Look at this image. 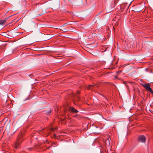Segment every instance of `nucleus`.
<instances>
[{"instance_id":"nucleus-3","label":"nucleus","mask_w":153,"mask_h":153,"mask_svg":"<svg viewBox=\"0 0 153 153\" xmlns=\"http://www.w3.org/2000/svg\"><path fill=\"white\" fill-rule=\"evenodd\" d=\"M99 86L97 84H93L90 85L87 88L88 89H91V90L96 89Z\"/></svg>"},{"instance_id":"nucleus-1","label":"nucleus","mask_w":153,"mask_h":153,"mask_svg":"<svg viewBox=\"0 0 153 153\" xmlns=\"http://www.w3.org/2000/svg\"><path fill=\"white\" fill-rule=\"evenodd\" d=\"M143 86L147 90L149 91L151 93H153V91L152 90L151 88L150 87V85L149 84L147 83L143 85Z\"/></svg>"},{"instance_id":"nucleus-7","label":"nucleus","mask_w":153,"mask_h":153,"mask_svg":"<svg viewBox=\"0 0 153 153\" xmlns=\"http://www.w3.org/2000/svg\"><path fill=\"white\" fill-rule=\"evenodd\" d=\"M69 111H71L72 112L77 113L78 112V111L76 109H75L73 107H71L69 108Z\"/></svg>"},{"instance_id":"nucleus-12","label":"nucleus","mask_w":153,"mask_h":153,"mask_svg":"<svg viewBox=\"0 0 153 153\" xmlns=\"http://www.w3.org/2000/svg\"><path fill=\"white\" fill-rule=\"evenodd\" d=\"M77 97L78 98V101H79V98L78 96Z\"/></svg>"},{"instance_id":"nucleus-11","label":"nucleus","mask_w":153,"mask_h":153,"mask_svg":"<svg viewBox=\"0 0 153 153\" xmlns=\"http://www.w3.org/2000/svg\"><path fill=\"white\" fill-rule=\"evenodd\" d=\"M121 72V71H118L117 72V73H119V72Z\"/></svg>"},{"instance_id":"nucleus-10","label":"nucleus","mask_w":153,"mask_h":153,"mask_svg":"<svg viewBox=\"0 0 153 153\" xmlns=\"http://www.w3.org/2000/svg\"><path fill=\"white\" fill-rule=\"evenodd\" d=\"M80 93V91H77V94H79Z\"/></svg>"},{"instance_id":"nucleus-8","label":"nucleus","mask_w":153,"mask_h":153,"mask_svg":"<svg viewBox=\"0 0 153 153\" xmlns=\"http://www.w3.org/2000/svg\"><path fill=\"white\" fill-rule=\"evenodd\" d=\"M7 19V18H5L3 19L0 20V24L1 25L4 24Z\"/></svg>"},{"instance_id":"nucleus-9","label":"nucleus","mask_w":153,"mask_h":153,"mask_svg":"<svg viewBox=\"0 0 153 153\" xmlns=\"http://www.w3.org/2000/svg\"><path fill=\"white\" fill-rule=\"evenodd\" d=\"M56 129V128H51L50 129V131H54Z\"/></svg>"},{"instance_id":"nucleus-4","label":"nucleus","mask_w":153,"mask_h":153,"mask_svg":"<svg viewBox=\"0 0 153 153\" xmlns=\"http://www.w3.org/2000/svg\"><path fill=\"white\" fill-rule=\"evenodd\" d=\"M131 2L132 1L131 0H125V8L126 7L127 8H128Z\"/></svg>"},{"instance_id":"nucleus-13","label":"nucleus","mask_w":153,"mask_h":153,"mask_svg":"<svg viewBox=\"0 0 153 153\" xmlns=\"http://www.w3.org/2000/svg\"><path fill=\"white\" fill-rule=\"evenodd\" d=\"M100 153H102V152H101Z\"/></svg>"},{"instance_id":"nucleus-6","label":"nucleus","mask_w":153,"mask_h":153,"mask_svg":"<svg viewBox=\"0 0 153 153\" xmlns=\"http://www.w3.org/2000/svg\"><path fill=\"white\" fill-rule=\"evenodd\" d=\"M110 140H111L110 138L108 137L105 141V144L108 146H109L110 145Z\"/></svg>"},{"instance_id":"nucleus-5","label":"nucleus","mask_w":153,"mask_h":153,"mask_svg":"<svg viewBox=\"0 0 153 153\" xmlns=\"http://www.w3.org/2000/svg\"><path fill=\"white\" fill-rule=\"evenodd\" d=\"M22 140L21 139H19V138H18L17 140V141L16 143L15 148V149H17L18 146L19 145L20 143L22 141Z\"/></svg>"},{"instance_id":"nucleus-2","label":"nucleus","mask_w":153,"mask_h":153,"mask_svg":"<svg viewBox=\"0 0 153 153\" xmlns=\"http://www.w3.org/2000/svg\"><path fill=\"white\" fill-rule=\"evenodd\" d=\"M138 139L139 141L142 143H145L146 140V137L144 135H141L139 136Z\"/></svg>"}]
</instances>
